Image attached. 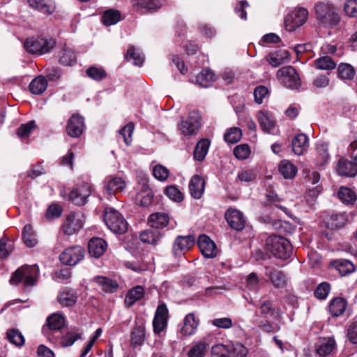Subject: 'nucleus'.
Instances as JSON below:
<instances>
[{
	"label": "nucleus",
	"mask_w": 357,
	"mask_h": 357,
	"mask_svg": "<svg viewBox=\"0 0 357 357\" xmlns=\"http://www.w3.org/2000/svg\"><path fill=\"white\" fill-rule=\"evenodd\" d=\"M55 45L56 40L54 38L43 36L29 38L24 43V47L26 52L38 55L50 52Z\"/></svg>",
	"instance_id": "nucleus-1"
},
{
	"label": "nucleus",
	"mask_w": 357,
	"mask_h": 357,
	"mask_svg": "<svg viewBox=\"0 0 357 357\" xmlns=\"http://www.w3.org/2000/svg\"><path fill=\"white\" fill-rule=\"evenodd\" d=\"M266 246L273 255L279 259H287L292 252L290 242L280 236L272 235L268 237L266 241Z\"/></svg>",
	"instance_id": "nucleus-2"
},
{
	"label": "nucleus",
	"mask_w": 357,
	"mask_h": 357,
	"mask_svg": "<svg viewBox=\"0 0 357 357\" xmlns=\"http://www.w3.org/2000/svg\"><path fill=\"white\" fill-rule=\"evenodd\" d=\"M315 14L319 23L324 26H335L340 21L337 9L329 3H317Z\"/></svg>",
	"instance_id": "nucleus-3"
},
{
	"label": "nucleus",
	"mask_w": 357,
	"mask_h": 357,
	"mask_svg": "<svg viewBox=\"0 0 357 357\" xmlns=\"http://www.w3.org/2000/svg\"><path fill=\"white\" fill-rule=\"evenodd\" d=\"M104 221L107 227L114 233L123 234L128 229V223L124 218L113 208H105Z\"/></svg>",
	"instance_id": "nucleus-4"
},
{
	"label": "nucleus",
	"mask_w": 357,
	"mask_h": 357,
	"mask_svg": "<svg viewBox=\"0 0 357 357\" xmlns=\"http://www.w3.org/2000/svg\"><path fill=\"white\" fill-rule=\"evenodd\" d=\"M38 275V267L36 265L23 266L18 268L12 275L10 282L17 284L23 282L26 286L33 285Z\"/></svg>",
	"instance_id": "nucleus-5"
},
{
	"label": "nucleus",
	"mask_w": 357,
	"mask_h": 357,
	"mask_svg": "<svg viewBox=\"0 0 357 357\" xmlns=\"http://www.w3.org/2000/svg\"><path fill=\"white\" fill-rule=\"evenodd\" d=\"M180 133L185 137L195 135L200 128V116L197 112H192L185 119L178 125Z\"/></svg>",
	"instance_id": "nucleus-6"
},
{
	"label": "nucleus",
	"mask_w": 357,
	"mask_h": 357,
	"mask_svg": "<svg viewBox=\"0 0 357 357\" xmlns=\"http://www.w3.org/2000/svg\"><path fill=\"white\" fill-rule=\"evenodd\" d=\"M278 81L289 89H297L301 86V79L296 70L290 66L282 67L277 72Z\"/></svg>",
	"instance_id": "nucleus-7"
},
{
	"label": "nucleus",
	"mask_w": 357,
	"mask_h": 357,
	"mask_svg": "<svg viewBox=\"0 0 357 357\" xmlns=\"http://www.w3.org/2000/svg\"><path fill=\"white\" fill-rule=\"evenodd\" d=\"M308 12L305 8H298L288 13L284 18V26L288 31H294L307 21Z\"/></svg>",
	"instance_id": "nucleus-8"
},
{
	"label": "nucleus",
	"mask_w": 357,
	"mask_h": 357,
	"mask_svg": "<svg viewBox=\"0 0 357 357\" xmlns=\"http://www.w3.org/2000/svg\"><path fill=\"white\" fill-rule=\"evenodd\" d=\"M84 221L85 218L82 212L71 213L66 216L62 229L66 234L72 235L83 227Z\"/></svg>",
	"instance_id": "nucleus-9"
},
{
	"label": "nucleus",
	"mask_w": 357,
	"mask_h": 357,
	"mask_svg": "<svg viewBox=\"0 0 357 357\" xmlns=\"http://www.w3.org/2000/svg\"><path fill=\"white\" fill-rule=\"evenodd\" d=\"M315 354L319 357L333 356L337 350L336 342L333 337H320L314 344Z\"/></svg>",
	"instance_id": "nucleus-10"
},
{
	"label": "nucleus",
	"mask_w": 357,
	"mask_h": 357,
	"mask_svg": "<svg viewBox=\"0 0 357 357\" xmlns=\"http://www.w3.org/2000/svg\"><path fill=\"white\" fill-rule=\"evenodd\" d=\"M169 310L165 303L160 304L155 311L153 321V331L159 334L167 326Z\"/></svg>",
	"instance_id": "nucleus-11"
},
{
	"label": "nucleus",
	"mask_w": 357,
	"mask_h": 357,
	"mask_svg": "<svg viewBox=\"0 0 357 357\" xmlns=\"http://www.w3.org/2000/svg\"><path fill=\"white\" fill-rule=\"evenodd\" d=\"M84 256V250L80 246H73L66 249L60 255V261L66 265L75 266Z\"/></svg>",
	"instance_id": "nucleus-12"
},
{
	"label": "nucleus",
	"mask_w": 357,
	"mask_h": 357,
	"mask_svg": "<svg viewBox=\"0 0 357 357\" xmlns=\"http://www.w3.org/2000/svg\"><path fill=\"white\" fill-rule=\"evenodd\" d=\"M91 194V185L89 183H83L75 188L70 194V199L77 206L86 204L87 198Z\"/></svg>",
	"instance_id": "nucleus-13"
},
{
	"label": "nucleus",
	"mask_w": 357,
	"mask_h": 357,
	"mask_svg": "<svg viewBox=\"0 0 357 357\" xmlns=\"http://www.w3.org/2000/svg\"><path fill=\"white\" fill-rule=\"evenodd\" d=\"M47 328L43 327V332L50 341H54L51 337V332H58L65 325V318L59 313H54L47 319Z\"/></svg>",
	"instance_id": "nucleus-14"
},
{
	"label": "nucleus",
	"mask_w": 357,
	"mask_h": 357,
	"mask_svg": "<svg viewBox=\"0 0 357 357\" xmlns=\"http://www.w3.org/2000/svg\"><path fill=\"white\" fill-rule=\"evenodd\" d=\"M126 181L120 176H107L104 181V190L109 195H114L124 190Z\"/></svg>",
	"instance_id": "nucleus-15"
},
{
	"label": "nucleus",
	"mask_w": 357,
	"mask_h": 357,
	"mask_svg": "<svg viewBox=\"0 0 357 357\" xmlns=\"http://www.w3.org/2000/svg\"><path fill=\"white\" fill-rule=\"evenodd\" d=\"M257 119L261 130L269 134H274L276 121L273 116L266 110H261L257 114Z\"/></svg>",
	"instance_id": "nucleus-16"
},
{
	"label": "nucleus",
	"mask_w": 357,
	"mask_h": 357,
	"mask_svg": "<svg viewBox=\"0 0 357 357\" xmlns=\"http://www.w3.org/2000/svg\"><path fill=\"white\" fill-rule=\"evenodd\" d=\"M197 244L202 254L206 258H213L218 252L215 243L206 235L199 236Z\"/></svg>",
	"instance_id": "nucleus-17"
},
{
	"label": "nucleus",
	"mask_w": 357,
	"mask_h": 357,
	"mask_svg": "<svg viewBox=\"0 0 357 357\" xmlns=\"http://www.w3.org/2000/svg\"><path fill=\"white\" fill-rule=\"evenodd\" d=\"M195 243L192 236H178L174 243L173 252L176 255H181L188 251Z\"/></svg>",
	"instance_id": "nucleus-18"
},
{
	"label": "nucleus",
	"mask_w": 357,
	"mask_h": 357,
	"mask_svg": "<svg viewBox=\"0 0 357 357\" xmlns=\"http://www.w3.org/2000/svg\"><path fill=\"white\" fill-rule=\"evenodd\" d=\"M199 319L196 318L195 314H188L184 319L181 328L179 333L183 336H190L196 333L199 325Z\"/></svg>",
	"instance_id": "nucleus-19"
},
{
	"label": "nucleus",
	"mask_w": 357,
	"mask_h": 357,
	"mask_svg": "<svg viewBox=\"0 0 357 357\" xmlns=\"http://www.w3.org/2000/svg\"><path fill=\"white\" fill-rule=\"evenodd\" d=\"M225 218L228 224L233 229L241 231L245 227V220L242 213L239 211L229 209L225 213Z\"/></svg>",
	"instance_id": "nucleus-20"
},
{
	"label": "nucleus",
	"mask_w": 357,
	"mask_h": 357,
	"mask_svg": "<svg viewBox=\"0 0 357 357\" xmlns=\"http://www.w3.org/2000/svg\"><path fill=\"white\" fill-rule=\"evenodd\" d=\"M84 126L83 118L78 114H73L68 122L66 132L72 137H77L82 133Z\"/></svg>",
	"instance_id": "nucleus-21"
},
{
	"label": "nucleus",
	"mask_w": 357,
	"mask_h": 357,
	"mask_svg": "<svg viewBox=\"0 0 357 357\" xmlns=\"http://www.w3.org/2000/svg\"><path fill=\"white\" fill-rule=\"evenodd\" d=\"M265 275L269 278L275 287L282 288L285 287L287 278L282 271L273 267H266Z\"/></svg>",
	"instance_id": "nucleus-22"
},
{
	"label": "nucleus",
	"mask_w": 357,
	"mask_h": 357,
	"mask_svg": "<svg viewBox=\"0 0 357 357\" xmlns=\"http://www.w3.org/2000/svg\"><path fill=\"white\" fill-rule=\"evenodd\" d=\"M139 192L136 195V202L142 206H149L153 201V194L146 182L142 183Z\"/></svg>",
	"instance_id": "nucleus-23"
},
{
	"label": "nucleus",
	"mask_w": 357,
	"mask_h": 357,
	"mask_svg": "<svg viewBox=\"0 0 357 357\" xmlns=\"http://www.w3.org/2000/svg\"><path fill=\"white\" fill-rule=\"evenodd\" d=\"M205 181L203 178L199 175L193 176L189 183V190L190 195L195 199H200L204 192Z\"/></svg>",
	"instance_id": "nucleus-24"
},
{
	"label": "nucleus",
	"mask_w": 357,
	"mask_h": 357,
	"mask_svg": "<svg viewBox=\"0 0 357 357\" xmlns=\"http://www.w3.org/2000/svg\"><path fill=\"white\" fill-rule=\"evenodd\" d=\"M292 151L297 155H301L309 147L308 137L305 134H297L291 142Z\"/></svg>",
	"instance_id": "nucleus-25"
},
{
	"label": "nucleus",
	"mask_w": 357,
	"mask_h": 357,
	"mask_svg": "<svg viewBox=\"0 0 357 357\" xmlns=\"http://www.w3.org/2000/svg\"><path fill=\"white\" fill-rule=\"evenodd\" d=\"M107 244L102 238H93L89 242V254L98 258L102 256L107 250Z\"/></svg>",
	"instance_id": "nucleus-26"
},
{
	"label": "nucleus",
	"mask_w": 357,
	"mask_h": 357,
	"mask_svg": "<svg viewBox=\"0 0 357 357\" xmlns=\"http://www.w3.org/2000/svg\"><path fill=\"white\" fill-rule=\"evenodd\" d=\"M134 10L144 13L150 10H155L160 7L158 0H130Z\"/></svg>",
	"instance_id": "nucleus-27"
},
{
	"label": "nucleus",
	"mask_w": 357,
	"mask_h": 357,
	"mask_svg": "<svg viewBox=\"0 0 357 357\" xmlns=\"http://www.w3.org/2000/svg\"><path fill=\"white\" fill-rule=\"evenodd\" d=\"M148 222L151 227L163 228L170 223V218L166 213L156 212L149 215Z\"/></svg>",
	"instance_id": "nucleus-28"
},
{
	"label": "nucleus",
	"mask_w": 357,
	"mask_h": 357,
	"mask_svg": "<svg viewBox=\"0 0 357 357\" xmlns=\"http://www.w3.org/2000/svg\"><path fill=\"white\" fill-rule=\"evenodd\" d=\"M330 266L337 270L342 276L353 273L355 270L354 265L347 259H336L331 262Z\"/></svg>",
	"instance_id": "nucleus-29"
},
{
	"label": "nucleus",
	"mask_w": 357,
	"mask_h": 357,
	"mask_svg": "<svg viewBox=\"0 0 357 357\" xmlns=\"http://www.w3.org/2000/svg\"><path fill=\"white\" fill-rule=\"evenodd\" d=\"M279 172L286 179H291L298 172L296 166L289 160H282L278 165Z\"/></svg>",
	"instance_id": "nucleus-30"
},
{
	"label": "nucleus",
	"mask_w": 357,
	"mask_h": 357,
	"mask_svg": "<svg viewBox=\"0 0 357 357\" xmlns=\"http://www.w3.org/2000/svg\"><path fill=\"white\" fill-rule=\"evenodd\" d=\"M337 172L340 175L353 177L357 174V165L353 161L340 160L337 164Z\"/></svg>",
	"instance_id": "nucleus-31"
},
{
	"label": "nucleus",
	"mask_w": 357,
	"mask_h": 357,
	"mask_svg": "<svg viewBox=\"0 0 357 357\" xmlns=\"http://www.w3.org/2000/svg\"><path fill=\"white\" fill-rule=\"evenodd\" d=\"M145 291L142 286L137 285L130 289L126 295L124 303L127 307L132 306L135 302L142 298Z\"/></svg>",
	"instance_id": "nucleus-32"
},
{
	"label": "nucleus",
	"mask_w": 357,
	"mask_h": 357,
	"mask_svg": "<svg viewBox=\"0 0 357 357\" xmlns=\"http://www.w3.org/2000/svg\"><path fill=\"white\" fill-rule=\"evenodd\" d=\"M289 53L286 50H280L275 53L267 55L265 58L266 61L273 67H278L289 60Z\"/></svg>",
	"instance_id": "nucleus-33"
},
{
	"label": "nucleus",
	"mask_w": 357,
	"mask_h": 357,
	"mask_svg": "<svg viewBox=\"0 0 357 357\" xmlns=\"http://www.w3.org/2000/svg\"><path fill=\"white\" fill-rule=\"evenodd\" d=\"M29 6L45 14H50L54 10V3L52 0H28Z\"/></svg>",
	"instance_id": "nucleus-34"
},
{
	"label": "nucleus",
	"mask_w": 357,
	"mask_h": 357,
	"mask_svg": "<svg viewBox=\"0 0 357 357\" xmlns=\"http://www.w3.org/2000/svg\"><path fill=\"white\" fill-rule=\"evenodd\" d=\"M77 300V295L72 289H64L58 295V301L63 307L73 306Z\"/></svg>",
	"instance_id": "nucleus-35"
},
{
	"label": "nucleus",
	"mask_w": 357,
	"mask_h": 357,
	"mask_svg": "<svg viewBox=\"0 0 357 357\" xmlns=\"http://www.w3.org/2000/svg\"><path fill=\"white\" fill-rule=\"evenodd\" d=\"M145 340V326L144 324H136L131 333V344L141 346Z\"/></svg>",
	"instance_id": "nucleus-36"
},
{
	"label": "nucleus",
	"mask_w": 357,
	"mask_h": 357,
	"mask_svg": "<svg viewBox=\"0 0 357 357\" xmlns=\"http://www.w3.org/2000/svg\"><path fill=\"white\" fill-rule=\"evenodd\" d=\"M216 75L210 69L202 70L196 77L197 84L203 87H208L215 81Z\"/></svg>",
	"instance_id": "nucleus-37"
},
{
	"label": "nucleus",
	"mask_w": 357,
	"mask_h": 357,
	"mask_svg": "<svg viewBox=\"0 0 357 357\" xmlns=\"http://www.w3.org/2000/svg\"><path fill=\"white\" fill-rule=\"evenodd\" d=\"M347 222V219L344 213H338L331 215L326 220V227L329 229H338L344 226Z\"/></svg>",
	"instance_id": "nucleus-38"
},
{
	"label": "nucleus",
	"mask_w": 357,
	"mask_h": 357,
	"mask_svg": "<svg viewBox=\"0 0 357 357\" xmlns=\"http://www.w3.org/2000/svg\"><path fill=\"white\" fill-rule=\"evenodd\" d=\"M22 238L24 244L27 247L33 248L37 245L38 240L31 225H26L24 226L22 232Z\"/></svg>",
	"instance_id": "nucleus-39"
},
{
	"label": "nucleus",
	"mask_w": 357,
	"mask_h": 357,
	"mask_svg": "<svg viewBox=\"0 0 357 357\" xmlns=\"http://www.w3.org/2000/svg\"><path fill=\"white\" fill-rule=\"evenodd\" d=\"M121 20V13L114 9L105 10L102 16V22L106 26H111L116 24Z\"/></svg>",
	"instance_id": "nucleus-40"
},
{
	"label": "nucleus",
	"mask_w": 357,
	"mask_h": 357,
	"mask_svg": "<svg viewBox=\"0 0 357 357\" xmlns=\"http://www.w3.org/2000/svg\"><path fill=\"white\" fill-rule=\"evenodd\" d=\"M47 86V82L43 76L36 77L29 84V89L33 94L43 93Z\"/></svg>",
	"instance_id": "nucleus-41"
},
{
	"label": "nucleus",
	"mask_w": 357,
	"mask_h": 357,
	"mask_svg": "<svg viewBox=\"0 0 357 357\" xmlns=\"http://www.w3.org/2000/svg\"><path fill=\"white\" fill-rule=\"evenodd\" d=\"M229 357H246L248 349L240 342H231L227 344Z\"/></svg>",
	"instance_id": "nucleus-42"
},
{
	"label": "nucleus",
	"mask_w": 357,
	"mask_h": 357,
	"mask_svg": "<svg viewBox=\"0 0 357 357\" xmlns=\"http://www.w3.org/2000/svg\"><path fill=\"white\" fill-rule=\"evenodd\" d=\"M338 77L344 80L354 79L356 75L354 68L349 63H340L337 68Z\"/></svg>",
	"instance_id": "nucleus-43"
},
{
	"label": "nucleus",
	"mask_w": 357,
	"mask_h": 357,
	"mask_svg": "<svg viewBox=\"0 0 357 357\" xmlns=\"http://www.w3.org/2000/svg\"><path fill=\"white\" fill-rule=\"evenodd\" d=\"M95 281L101 287L102 289L107 293H113L118 289V284L111 279L105 277H96Z\"/></svg>",
	"instance_id": "nucleus-44"
},
{
	"label": "nucleus",
	"mask_w": 357,
	"mask_h": 357,
	"mask_svg": "<svg viewBox=\"0 0 357 357\" xmlns=\"http://www.w3.org/2000/svg\"><path fill=\"white\" fill-rule=\"evenodd\" d=\"M210 146V142L208 139H204L200 140L195 149L194 157L197 160H203L207 153Z\"/></svg>",
	"instance_id": "nucleus-45"
},
{
	"label": "nucleus",
	"mask_w": 357,
	"mask_h": 357,
	"mask_svg": "<svg viewBox=\"0 0 357 357\" xmlns=\"http://www.w3.org/2000/svg\"><path fill=\"white\" fill-rule=\"evenodd\" d=\"M346 305L347 304L344 299L336 298L330 303V312L333 317H338L344 312Z\"/></svg>",
	"instance_id": "nucleus-46"
},
{
	"label": "nucleus",
	"mask_w": 357,
	"mask_h": 357,
	"mask_svg": "<svg viewBox=\"0 0 357 357\" xmlns=\"http://www.w3.org/2000/svg\"><path fill=\"white\" fill-rule=\"evenodd\" d=\"M75 52L70 47H65L61 52L59 61L64 66H73L76 63Z\"/></svg>",
	"instance_id": "nucleus-47"
},
{
	"label": "nucleus",
	"mask_w": 357,
	"mask_h": 357,
	"mask_svg": "<svg viewBox=\"0 0 357 357\" xmlns=\"http://www.w3.org/2000/svg\"><path fill=\"white\" fill-rule=\"evenodd\" d=\"M126 59L128 61H132L135 65L139 66H141L144 61L143 54L138 49L133 46H131L128 49Z\"/></svg>",
	"instance_id": "nucleus-48"
},
{
	"label": "nucleus",
	"mask_w": 357,
	"mask_h": 357,
	"mask_svg": "<svg viewBox=\"0 0 357 357\" xmlns=\"http://www.w3.org/2000/svg\"><path fill=\"white\" fill-rule=\"evenodd\" d=\"M82 333L78 329H71L61 340V344L62 347H69L74 344V342L80 339Z\"/></svg>",
	"instance_id": "nucleus-49"
},
{
	"label": "nucleus",
	"mask_w": 357,
	"mask_h": 357,
	"mask_svg": "<svg viewBox=\"0 0 357 357\" xmlns=\"http://www.w3.org/2000/svg\"><path fill=\"white\" fill-rule=\"evenodd\" d=\"M6 337L9 342L17 347H22L24 344L25 339L21 332L17 329H10L6 333Z\"/></svg>",
	"instance_id": "nucleus-50"
},
{
	"label": "nucleus",
	"mask_w": 357,
	"mask_h": 357,
	"mask_svg": "<svg viewBox=\"0 0 357 357\" xmlns=\"http://www.w3.org/2000/svg\"><path fill=\"white\" fill-rule=\"evenodd\" d=\"M339 199L344 204H353L356 199L355 192L349 188L342 187L337 192Z\"/></svg>",
	"instance_id": "nucleus-51"
},
{
	"label": "nucleus",
	"mask_w": 357,
	"mask_h": 357,
	"mask_svg": "<svg viewBox=\"0 0 357 357\" xmlns=\"http://www.w3.org/2000/svg\"><path fill=\"white\" fill-rule=\"evenodd\" d=\"M208 344L204 341L194 344L188 351V357H204L207 351Z\"/></svg>",
	"instance_id": "nucleus-52"
},
{
	"label": "nucleus",
	"mask_w": 357,
	"mask_h": 357,
	"mask_svg": "<svg viewBox=\"0 0 357 357\" xmlns=\"http://www.w3.org/2000/svg\"><path fill=\"white\" fill-rule=\"evenodd\" d=\"M335 66L333 60L328 56H321L314 61V66L319 70H332Z\"/></svg>",
	"instance_id": "nucleus-53"
},
{
	"label": "nucleus",
	"mask_w": 357,
	"mask_h": 357,
	"mask_svg": "<svg viewBox=\"0 0 357 357\" xmlns=\"http://www.w3.org/2000/svg\"><path fill=\"white\" fill-rule=\"evenodd\" d=\"M241 130L237 127H232L226 131L224 137L226 142L234 144L241 139Z\"/></svg>",
	"instance_id": "nucleus-54"
},
{
	"label": "nucleus",
	"mask_w": 357,
	"mask_h": 357,
	"mask_svg": "<svg viewBox=\"0 0 357 357\" xmlns=\"http://www.w3.org/2000/svg\"><path fill=\"white\" fill-rule=\"evenodd\" d=\"M165 194L175 202H180L184 198L183 192L175 185L167 186L165 189Z\"/></svg>",
	"instance_id": "nucleus-55"
},
{
	"label": "nucleus",
	"mask_w": 357,
	"mask_h": 357,
	"mask_svg": "<svg viewBox=\"0 0 357 357\" xmlns=\"http://www.w3.org/2000/svg\"><path fill=\"white\" fill-rule=\"evenodd\" d=\"M328 144L327 142L319 141L316 144V150L320 157V164L324 165L327 162L329 159L328 153Z\"/></svg>",
	"instance_id": "nucleus-56"
},
{
	"label": "nucleus",
	"mask_w": 357,
	"mask_h": 357,
	"mask_svg": "<svg viewBox=\"0 0 357 357\" xmlns=\"http://www.w3.org/2000/svg\"><path fill=\"white\" fill-rule=\"evenodd\" d=\"M134 124L129 123L119 130V135L122 136L126 145H130L132 142V135L134 131Z\"/></svg>",
	"instance_id": "nucleus-57"
},
{
	"label": "nucleus",
	"mask_w": 357,
	"mask_h": 357,
	"mask_svg": "<svg viewBox=\"0 0 357 357\" xmlns=\"http://www.w3.org/2000/svg\"><path fill=\"white\" fill-rule=\"evenodd\" d=\"M153 176L158 181H165L169 176V170L161 165H157L153 167Z\"/></svg>",
	"instance_id": "nucleus-58"
},
{
	"label": "nucleus",
	"mask_w": 357,
	"mask_h": 357,
	"mask_svg": "<svg viewBox=\"0 0 357 357\" xmlns=\"http://www.w3.org/2000/svg\"><path fill=\"white\" fill-rule=\"evenodd\" d=\"M227 344H217L211 348V357H229Z\"/></svg>",
	"instance_id": "nucleus-59"
},
{
	"label": "nucleus",
	"mask_w": 357,
	"mask_h": 357,
	"mask_svg": "<svg viewBox=\"0 0 357 357\" xmlns=\"http://www.w3.org/2000/svg\"><path fill=\"white\" fill-rule=\"evenodd\" d=\"M257 172L253 169H242L238 173L237 178L241 182H250L256 178Z\"/></svg>",
	"instance_id": "nucleus-60"
},
{
	"label": "nucleus",
	"mask_w": 357,
	"mask_h": 357,
	"mask_svg": "<svg viewBox=\"0 0 357 357\" xmlns=\"http://www.w3.org/2000/svg\"><path fill=\"white\" fill-rule=\"evenodd\" d=\"M87 75L93 79L99 81L106 77L105 71L96 66H91L86 70Z\"/></svg>",
	"instance_id": "nucleus-61"
},
{
	"label": "nucleus",
	"mask_w": 357,
	"mask_h": 357,
	"mask_svg": "<svg viewBox=\"0 0 357 357\" xmlns=\"http://www.w3.org/2000/svg\"><path fill=\"white\" fill-rule=\"evenodd\" d=\"M250 149L248 144H241L234 149V155L239 160L248 158L250 154Z\"/></svg>",
	"instance_id": "nucleus-62"
},
{
	"label": "nucleus",
	"mask_w": 357,
	"mask_h": 357,
	"mask_svg": "<svg viewBox=\"0 0 357 357\" xmlns=\"http://www.w3.org/2000/svg\"><path fill=\"white\" fill-rule=\"evenodd\" d=\"M35 128L36 125L33 121H31L27 123L22 124L17 130V135L20 138L27 137Z\"/></svg>",
	"instance_id": "nucleus-63"
},
{
	"label": "nucleus",
	"mask_w": 357,
	"mask_h": 357,
	"mask_svg": "<svg viewBox=\"0 0 357 357\" xmlns=\"http://www.w3.org/2000/svg\"><path fill=\"white\" fill-rule=\"evenodd\" d=\"M140 239L144 243L155 244L158 241L159 236L154 231H145L141 233Z\"/></svg>",
	"instance_id": "nucleus-64"
}]
</instances>
